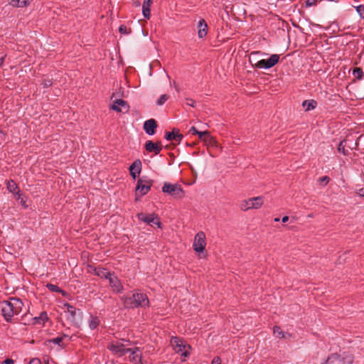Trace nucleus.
<instances>
[{
    "label": "nucleus",
    "mask_w": 364,
    "mask_h": 364,
    "mask_svg": "<svg viewBox=\"0 0 364 364\" xmlns=\"http://www.w3.org/2000/svg\"><path fill=\"white\" fill-rule=\"evenodd\" d=\"M0 307L5 320L11 322L14 316L18 315L22 311L23 304L20 299L14 297L1 302Z\"/></svg>",
    "instance_id": "1"
},
{
    "label": "nucleus",
    "mask_w": 364,
    "mask_h": 364,
    "mask_svg": "<svg viewBox=\"0 0 364 364\" xmlns=\"http://www.w3.org/2000/svg\"><path fill=\"white\" fill-rule=\"evenodd\" d=\"M124 305L126 308L147 307L149 304L146 294L141 292H134L132 296L122 297Z\"/></svg>",
    "instance_id": "2"
},
{
    "label": "nucleus",
    "mask_w": 364,
    "mask_h": 364,
    "mask_svg": "<svg viewBox=\"0 0 364 364\" xmlns=\"http://www.w3.org/2000/svg\"><path fill=\"white\" fill-rule=\"evenodd\" d=\"M353 355L348 351H340L331 353L327 358L324 364H353Z\"/></svg>",
    "instance_id": "3"
},
{
    "label": "nucleus",
    "mask_w": 364,
    "mask_h": 364,
    "mask_svg": "<svg viewBox=\"0 0 364 364\" xmlns=\"http://www.w3.org/2000/svg\"><path fill=\"white\" fill-rule=\"evenodd\" d=\"M264 198L262 196H257L244 200L240 205V210L247 211L250 209H258L262 206Z\"/></svg>",
    "instance_id": "4"
},
{
    "label": "nucleus",
    "mask_w": 364,
    "mask_h": 364,
    "mask_svg": "<svg viewBox=\"0 0 364 364\" xmlns=\"http://www.w3.org/2000/svg\"><path fill=\"white\" fill-rule=\"evenodd\" d=\"M162 191L175 198L183 197V191L181 185L165 182L162 187Z\"/></svg>",
    "instance_id": "5"
},
{
    "label": "nucleus",
    "mask_w": 364,
    "mask_h": 364,
    "mask_svg": "<svg viewBox=\"0 0 364 364\" xmlns=\"http://www.w3.org/2000/svg\"><path fill=\"white\" fill-rule=\"evenodd\" d=\"M171 343L176 353H181V355L184 357H186L189 355L188 350L191 349V346L188 344H186L179 338L173 337L171 340Z\"/></svg>",
    "instance_id": "6"
},
{
    "label": "nucleus",
    "mask_w": 364,
    "mask_h": 364,
    "mask_svg": "<svg viewBox=\"0 0 364 364\" xmlns=\"http://www.w3.org/2000/svg\"><path fill=\"white\" fill-rule=\"evenodd\" d=\"M152 184L153 181L151 180L139 179L136 188V199L137 200L138 197L146 195L150 191Z\"/></svg>",
    "instance_id": "7"
},
{
    "label": "nucleus",
    "mask_w": 364,
    "mask_h": 364,
    "mask_svg": "<svg viewBox=\"0 0 364 364\" xmlns=\"http://www.w3.org/2000/svg\"><path fill=\"white\" fill-rule=\"evenodd\" d=\"M138 219L144 223L152 225V223L156 225L159 228H162V223L160 222L158 215L155 213L146 214L139 213L136 215Z\"/></svg>",
    "instance_id": "8"
},
{
    "label": "nucleus",
    "mask_w": 364,
    "mask_h": 364,
    "mask_svg": "<svg viewBox=\"0 0 364 364\" xmlns=\"http://www.w3.org/2000/svg\"><path fill=\"white\" fill-rule=\"evenodd\" d=\"M206 246V237L203 231L198 232L194 237L193 244V250L197 253H201L205 250Z\"/></svg>",
    "instance_id": "9"
},
{
    "label": "nucleus",
    "mask_w": 364,
    "mask_h": 364,
    "mask_svg": "<svg viewBox=\"0 0 364 364\" xmlns=\"http://www.w3.org/2000/svg\"><path fill=\"white\" fill-rule=\"evenodd\" d=\"M279 60V55L277 54H272L268 59H262L259 60L255 67L257 68L269 69L274 66Z\"/></svg>",
    "instance_id": "10"
},
{
    "label": "nucleus",
    "mask_w": 364,
    "mask_h": 364,
    "mask_svg": "<svg viewBox=\"0 0 364 364\" xmlns=\"http://www.w3.org/2000/svg\"><path fill=\"white\" fill-rule=\"evenodd\" d=\"M107 348L118 356H122L129 350L128 348H124V346L121 343H110L108 345Z\"/></svg>",
    "instance_id": "11"
},
{
    "label": "nucleus",
    "mask_w": 364,
    "mask_h": 364,
    "mask_svg": "<svg viewBox=\"0 0 364 364\" xmlns=\"http://www.w3.org/2000/svg\"><path fill=\"white\" fill-rule=\"evenodd\" d=\"M144 147L148 152H154L156 155L159 154L162 150V146L160 141L154 143L150 140L147 141Z\"/></svg>",
    "instance_id": "12"
},
{
    "label": "nucleus",
    "mask_w": 364,
    "mask_h": 364,
    "mask_svg": "<svg viewBox=\"0 0 364 364\" xmlns=\"http://www.w3.org/2000/svg\"><path fill=\"white\" fill-rule=\"evenodd\" d=\"M128 353H130L129 360L134 364H142L141 361V353L139 348H128Z\"/></svg>",
    "instance_id": "13"
},
{
    "label": "nucleus",
    "mask_w": 364,
    "mask_h": 364,
    "mask_svg": "<svg viewBox=\"0 0 364 364\" xmlns=\"http://www.w3.org/2000/svg\"><path fill=\"white\" fill-rule=\"evenodd\" d=\"M157 123L155 119H150L144 122V129L149 135H154L156 133Z\"/></svg>",
    "instance_id": "14"
},
{
    "label": "nucleus",
    "mask_w": 364,
    "mask_h": 364,
    "mask_svg": "<svg viewBox=\"0 0 364 364\" xmlns=\"http://www.w3.org/2000/svg\"><path fill=\"white\" fill-rule=\"evenodd\" d=\"M109 285L114 291L117 293H120L123 291V286L120 280L117 278V277L114 276L113 274L109 277Z\"/></svg>",
    "instance_id": "15"
},
{
    "label": "nucleus",
    "mask_w": 364,
    "mask_h": 364,
    "mask_svg": "<svg viewBox=\"0 0 364 364\" xmlns=\"http://www.w3.org/2000/svg\"><path fill=\"white\" fill-rule=\"evenodd\" d=\"M164 137L168 141L180 143L183 136L179 133L178 129H173L172 132H166Z\"/></svg>",
    "instance_id": "16"
},
{
    "label": "nucleus",
    "mask_w": 364,
    "mask_h": 364,
    "mask_svg": "<svg viewBox=\"0 0 364 364\" xmlns=\"http://www.w3.org/2000/svg\"><path fill=\"white\" fill-rule=\"evenodd\" d=\"M141 171V162L139 159L135 160L129 167L130 174L133 178H136Z\"/></svg>",
    "instance_id": "17"
},
{
    "label": "nucleus",
    "mask_w": 364,
    "mask_h": 364,
    "mask_svg": "<svg viewBox=\"0 0 364 364\" xmlns=\"http://www.w3.org/2000/svg\"><path fill=\"white\" fill-rule=\"evenodd\" d=\"M198 37L202 38L207 35L208 25L204 19H200L198 23Z\"/></svg>",
    "instance_id": "18"
},
{
    "label": "nucleus",
    "mask_w": 364,
    "mask_h": 364,
    "mask_svg": "<svg viewBox=\"0 0 364 364\" xmlns=\"http://www.w3.org/2000/svg\"><path fill=\"white\" fill-rule=\"evenodd\" d=\"M153 0H144L142 6V14L145 18L149 19L151 16L150 7L152 4Z\"/></svg>",
    "instance_id": "19"
},
{
    "label": "nucleus",
    "mask_w": 364,
    "mask_h": 364,
    "mask_svg": "<svg viewBox=\"0 0 364 364\" xmlns=\"http://www.w3.org/2000/svg\"><path fill=\"white\" fill-rule=\"evenodd\" d=\"M95 274L100 278L109 279L112 276V273L109 272L107 269L103 267H97L94 269Z\"/></svg>",
    "instance_id": "20"
},
{
    "label": "nucleus",
    "mask_w": 364,
    "mask_h": 364,
    "mask_svg": "<svg viewBox=\"0 0 364 364\" xmlns=\"http://www.w3.org/2000/svg\"><path fill=\"white\" fill-rule=\"evenodd\" d=\"M197 135L198 136V138L200 140H203L206 144H212L213 142H215L213 138L209 134V132L207 131L198 132Z\"/></svg>",
    "instance_id": "21"
},
{
    "label": "nucleus",
    "mask_w": 364,
    "mask_h": 364,
    "mask_svg": "<svg viewBox=\"0 0 364 364\" xmlns=\"http://www.w3.org/2000/svg\"><path fill=\"white\" fill-rule=\"evenodd\" d=\"M6 187L9 192H11L14 194L18 195V198H20L21 194H20V192L18 190V187L14 181H13V180L7 181Z\"/></svg>",
    "instance_id": "22"
},
{
    "label": "nucleus",
    "mask_w": 364,
    "mask_h": 364,
    "mask_svg": "<svg viewBox=\"0 0 364 364\" xmlns=\"http://www.w3.org/2000/svg\"><path fill=\"white\" fill-rule=\"evenodd\" d=\"M127 107H128L126 101L123 100H117L112 105V109L117 112H122L123 110L122 108L127 109Z\"/></svg>",
    "instance_id": "23"
},
{
    "label": "nucleus",
    "mask_w": 364,
    "mask_h": 364,
    "mask_svg": "<svg viewBox=\"0 0 364 364\" xmlns=\"http://www.w3.org/2000/svg\"><path fill=\"white\" fill-rule=\"evenodd\" d=\"M64 340L69 341L68 336L65 335H64L63 336H58L50 340V342L57 344L59 346L64 347L66 345V343L64 342Z\"/></svg>",
    "instance_id": "24"
},
{
    "label": "nucleus",
    "mask_w": 364,
    "mask_h": 364,
    "mask_svg": "<svg viewBox=\"0 0 364 364\" xmlns=\"http://www.w3.org/2000/svg\"><path fill=\"white\" fill-rule=\"evenodd\" d=\"M32 0H11L10 4L16 7H26L30 4Z\"/></svg>",
    "instance_id": "25"
},
{
    "label": "nucleus",
    "mask_w": 364,
    "mask_h": 364,
    "mask_svg": "<svg viewBox=\"0 0 364 364\" xmlns=\"http://www.w3.org/2000/svg\"><path fill=\"white\" fill-rule=\"evenodd\" d=\"M317 102L315 100H304L302 106L305 108L306 111L314 109L316 107Z\"/></svg>",
    "instance_id": "26"
},
{
    "label": "nucleus",
    "mask_w": 364,
    "mask_h": 364,
    "mask_svg": "<svg viewBox=\"0 0 364 364\" xmlns=\"http://www.w3.org/2000/svg\"><path fill=\"white\" fill-rule=\"evenodd\" d=\"M64 309L65 312L69 313L72 318H74L76 315V309L68 303L64 304Z\"/></svg>",
    "instance_id": "27"
},
{
    "label": "nucleus",
    "mask_w": 364,
    "mask_h": 364,
    "mask_svg": "<svg viewBox=\"0 0 364 364\" xmlns=\"http://www.w3.org/2000/svg\"><path fill=\"white\" fill-rule=\"evenodd\" d=\"M273 333L275 336L280 338H286V333L281 329L279 326H274L273 328Z\"/></svg>",
    "instance_id": "28"
},
{
    "label": "nucleus",
    "mask_w": 364,
    "mask_h": 364,
    "mask_svg": "<svg viewBox=\"0 0 364 364\" xmlns=\"http://www.w3.org/2000/svg\"><path fill=\"white\" fill-rule=\"evenodd\" d=\"M353 75L355 76L357 79L361 80L363 75V70L360 68H355L353 70Z\"/></svg>",
    "instance_id": "29"
},
{
    "label": "nucleus",
    "mask_w": 364,
    "mask_h": 364,
    "mask_svg": "<svg viewBox=\"0 0 364 364\" xmlns=\"http://www.w3.org/2000/svg\"><path fill=\"white\" fill-rule=\"evenodd\" d=\"M35 319L36 320V322L38 323H41V322L44 323L45 321L48 320V316L46 312H41L40 316L38 317H36Z\"/></svg>",
    "instance_id": "30"
},
{
    "label": "nucleus",
    "mask_w": 364,
    "mask_h": 364,
    "mask_svg": "<svg viewBox=\"0 0 364 364\" xmlns=\"http://www.w3.org/2000/svg\"><path fill=\"white\" fill-rule=\"evenodd\" d=\"M99 325V320L97 317H92L90 321V323H89V326L91 329H95L97 327V326Z\"/></svg>",
    "instance_id": "31"
},
{
    "label": "nucleus",
    "mask_w": 364,
    "mask_h": 364,
    "mask_svg": "<svg viewBox=\"0 0 364 364\" xmlns=\"http://www.w3.org/2000/svg\"><path fill=\"white\" fill-rule=\"evenodd\" d=\"M46 287L53 292H62L63 291L56 285L53 284H48Z\"/></svg>",
    "instance_id": "32"
},
{
    "label": "nucleus",
    "mask_w": 364,
    "mask_h": 364,
    "mask_svg": "<svg viewBox=\"0 0 364 364\" xmlns=\"http://www.w3.org/2000/svg\"><path fill=\"white\" fill-rule=\"evenodd\" d=\"M338 151L345 156L348 154V151L346 149V145L344 144V141H341L339 143L338 146Z\"/></svg>",
    "instance_id": "33"
},
{
    "label": "nucleus",
    "mask_w": 364,
    "mask_h": 364,
    "mask_svg": "<svg viewBox=\"0 0 364 364\" xmlns=\"http://www.w3.org/2000/svg\"><path fill=\"white\" fill-rule=\"evenodd\" d=\"M330 181V178L328 176H322V177H320L318 179V182L319 184L322 185V186H326Z\"/></svg>",
    "instance_id": "34"
},
{
    "label": "nucleus",
    "mask_w": 364,
    "mask_h": 364,
    "mask_svg": "<svg viewBox=\"0 0 364 364\" xmlns=\"http://www.w3.org/2000/svg\"><path fill=\"white\" fill-rule=\"evenodd\" d=\"M168 99V96L166 94L162 95L157 101L158 105H163Z\"/></svg>",
    "instance_id": "35"
},
{
    "label": "nucleus",
    "mask_w": 364,
    "mask_h": 364,
    "mask_svg": "<svg viewBox=\"0 0 364 364\" xmlns=\"http://www.w3.org/2000/svg\"><path fill=\"white\" fill-rule=\"evenodd\" d=\"M119 31L122 34H128L130 32V30L127 28V27L124 25H121L119 28Z\"/></svg>",
    "instance_id": "36"
},
{
    "label": "nucleus",
    "mask_w": 364,
    "mask_h": 364,
    "mask_svg": "<svg viewBox=\"0 0 364 364\" xmlns=\"http://www.w3.org/2000/svg\"><path fill=\"white\" fill-rule=\"evenodd\" d=\"M53 84L51 80H44L42 82V85H43L44 87H48L50 86H51Z\"/></svg>",
    "instance_id": "37"
},
{
    "label": "nucleus",
    "mask_w": 364,
    "mask_h": 364,
    "mask_svg": "<svg viewBox=\"0 0 364 364\" xmlns=\"http://www.w3.org/2000/svg\"><path fill=\"white\" fill-rule=\"evenodd\" d=\"M186 105H187L193 107H195L196 102L193 100H192L191 98H186Z\"/></svg>",
    "instance_id": "38"
},
{
    "label": "nucleus",
    "mask_w": 364,
    "mask_h": 364,
    "mask_svg": "<svg viewBox=\"0 0 364 364\" xmlns=\"http://www.w3.org/2000/svg\"><path fill=\"white\" fill-rule=\"evenodd\" d=\"M316 1L315 0H307L306 1V5L307 6H311L316 5Z\"/></svg>",
    "instance_id": "39"
},
{
    "label": "nucleus",
    "mask_w": 364,
    "mask_h": 364,
    "mask_svg": "<svg viewBox=\"0 0 364 364\" xmlns=\"http://www.w3.org/2000/svg\"><path fill=\"white\" fill-rule=\"evenodd\" d=\"M211 364H221L220 358L219 357H215Z\"/></svg>",
    "instance_id": "40"
},
{
    "label": "nucleus",
    "mask_w": 364,
    "mask_h": 364,
    "mask_svg": "<svg viewBox=\"0 0 364 364\" xmlns=\"http://www.w3.org/2000/svg\"><path fill=\"white\" fill-rule=\"evenodd\" d=\"M356 194L359 196L364 197V188H361L356 191Z\"/></svg>",
    "instance_id": "41"
},
{
    "label": "nucleus",
    "mask_w": 364,
    "mask_h": 364,
    "mask_svg": "<svg viewBox=\"0 0 364 364\" xmlns=\"http://www.w3.org/2000/svg\"><path fill=\"white\" fill-rule=\"evenodd\" d=\"M199 131H198L196 129V128L195 127H191L190 130H189V132L192 134H196L198 133Z\"/></svg>",
    "instance_id": "42"
},
{
    "label": "nucleus",
    "mask_w": 364,
    "mask_h": 364,
    "mask_svg": "<svg viewBox=\"0 0 364 364\" xmlns=\"http://www.w3.org/2000/svg\"><path fill=\"white\" fill-rule=\"evenodd\" d=\"M30 364H41V361L39 359H33L31 360Z\"/></svg>",
    "instance_id": "43"
},
{
    "label": "nucleus",
    "mask_w": 364,
    "mask_h": 364,
    "mask_svg": "<svg viewBox=\"0 0 364 364\" xmlns=\"http://www.w3.org/2000/svg\"><path fill=\"white\" fill-rule=\"evenodd\" d=\"M14 362L12 359L7 358L6 360H4V364H14Z\"/></svg>",
    "instance_id": "44"
},
{
    "label": "nucleus",
    "mask_w": 364,
    "mask_h": 364,
    "mask_svg": "<svg viewBox=\"0 0 364 364\" xmlns=\"http://www.w3.org/2000/svg\"><path fill=\"white\" fill-rule=\"evenodd\" d=\"M288 220H289V217H288V216H287V215H286V216H284V217L282 218V221L283 223H286V222H287Z\"/></svg>",
    "instance_id": "45"
},
{
    "label": "nucleus",
    "mask_w": 364,
    "mask_h": 364,
    "mask_svg": "<svg viewBox=\"0 0 364 364\" xmlns=\"http://www.w3.org/2000/svg\"><path fill=\"white\" fill-rule=\"evenodd\" d=\"M274 221L275 222H279V218H274Z\"/></svg>",
    "instance_id": "46"
},
{
    "label": "nucleus",
    "mask_w": 364,
    "mask_h": 364,
    "mask_svg": "<svg viewBox=\"0 0 364 364\" xmlns=\"http://www.w3.org/2000/svg\"><path fill=\"white\" fill-rule=\"evenodd\" d=\"M139 5H140V2H139V1H137V2L136 3V6H139Z\"/></svg>",
    "instance_id": "47"
},
{
    "label": "nucleus",
    "mask_w": 364,
    "mask_h": 364,
    "mask_svg": "<svg viewBox=\"0 0 364 364\" xmlns=\"http://www.w3.org/2000/svg\"><path fill=\"white\" fill-rule=\"evenodd\" d=\"M46 364H48V363L47 362Z\"/></svg>",
    "instance_id": "48"
}]
</instances>
